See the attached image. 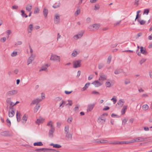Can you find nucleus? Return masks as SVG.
Here are the masks:
<instances>
[{
	"mask_svg": "<svg viewBox=\"0 0 152 152\" xmlns=\"http://www.w3.org/2000/svg\"><path fill=\"white\" fill-rule=\"evenodd\" d=\"M100 25L99 24H94L89 26L88 28L91 31H95L97 30L100 27Z\"/></svg>",
	"mask_w": 152,
	"mask_h": 152,
	"instance_id": "nucleus-1",
	"label": "nucleus"
},
{
	"mask_svg": "<svg viewBox=\"0 0 152 152\" xmlns=\"http://www.w3.org/2000/svg\"><path fill=\"white\" fill-rule=\"evenodd\" d=\"M50 60L55 61L59 62L60 61V56L52 54L51 56Z\"/></svg>",
	"mask_w": 152,
	"mask_h": 152,
	"instance_id": "nucleus-2",
	"label": "nucleus"
},
{
	"mask_svg": "<svg viewBox=\"0 0 152 152\" xmlns=\"http://www.w3.org/2000/svg\"><path fill=\"white\" fill-rule=\"evenodd\" d=\"M133 140L134 143V142L144 141L146 140V138H144L143 137H136L133 139Z\"/></svg>",
	"mask_w": 152,
	"mask_h": 152,
	"instance_id": "nucleus-3",
	"label": "nucleus"
},
{
	"mask_svg": "<svg viewBox=\"0 0 152 152\" xmlns=\"http://www.w3.org/2000/svg\"><path fill=\"white\" fill-rule=\"evenodd\" d=\"M54 20L55 24H59L60 21V15L58 14H56L54 15Z\"/></svg>",
	"mask_w": 152,
	"mask_h": 152,
	"instance_id": "nucleus-4",
	"label": "nucleus"
},
{
	"mask_svg": "<svg viewBox=\"0 0 152 152\" xmlns=\"http://www.w3.org/2000/svg\"><path fill=\"white\" fill-rule=\"evenodd\" d=\"M45 120V118H44L40 116L37 119L35 123L39 125L40 124L43 123Z\"/></svg>",
	"mask_w": 152,
	"mask_h": 152,
	"instance_id": "nucleus-5",
	"label": "nucleus"
},
{
	"mask_svg": "<svg viewBox=\"0 0 152 152\" xmlns=\"http://www.w3.org/2000/svg\"><path fill=\"white\" fill-rule=\"evenodd\" d=\"M95 103L90 104H88L87 107V111L88 112H90L93 110L95 105Z\"/></svg>",
	"mask_w": 152,
	"mask_h": 152,
	"instance_id": "nucleus-6",
	"label": "nucleus"
},
{
	"mask_svg": "<svg viewBox=\"0 0 152 152\" xmlns=\"http://www.w3.org/2000/svg\"><path fill=\"white\" fill-rule=\"evenodd\" d=\"M83 31H82L78 33L77 34L75 35L73 37V38L76 40L81 38L83 36Z\"/></svg>",
	"mask_w": 152,
	"mask_h": 152,
	"instance_id": "nucleus-7",
	"label": "nucleus"
},
{
	"mask_svg": "<svg viewBox=\"0 0 152 152\" xmlns=\"http://www.w3.org/2000/svg\"><path fill=\"white\" fill-rule=\"evenodd\" d=\"M103 83L102 82H99L98 80H96L92 83V84L94 85L95 87H98L102 85Z\"/></svg>",
	"mask_w": 152,
	"mask_h": 152,
	"instance_id": "nucleus-8",
	"label": "nucleus"
},
{
	"mask_svg": "<svg viewBox=\"0 0 152 152\" xmlns=\"http://www.w3.org/2000/svg\"><path fill=\"white\" fill-rule=\"evenodd\" d=\"M18 92V91L17 90L10 91L7 93V95L8 96H12L16 94Z\"/></svg>",
	"mask_w": 152,
	"mask_h": 152,
	"instance_id": "nucleus-9",
	"label": "nucleus"
},
{
	"mask_svg": "<svg viewBox=\"0 0 152 152\" xmlns=\"http://www.w3.org/2000/svg\"><path fill=\"white\" fill-rule=\"evenodd\" d=\"M35 57V55L33 54L31 55V56L28 58L27 61V65H28L29 64L31 63L32 61H33Z\"/></svg>",
	"mask_w": 152,
	"mask_h": 152,
	"instance_id": "nucleus-10",
	"label": "nucleus"
},
{
	"mask_svg": "<svg viewBox=\"0 0 152 152\" xmlns=\"http://www.w3.org/2000/svg\"><path fill=\"white\" fill-rule=\"evenodd\" d=\"M81 60L74 61L73 63V66H81Z\"/></svg>",
	"mask_w": 152,
	"mask_h": 152,
	"instance_id": "nucleus-11",
	"label": "nucleus"
},
{
	"mask_svg": "<svg viewBox=\"0 0 152 152\" xmlns=\"http://www.w3.org/2000/svg\"><path fill=\"white\" fill-rule=\"evenodd\" d=\"M106 119L103 116L99 117L98 119V122L101 124H104L105 121Z\"/></svg>",
	"mask_w": 152,
	"mask_h": 152,
	"instance_id": "nucleus-12",
	"label": "nucleus"
},
{
	"mask_svg": "<svg viewBox=\"0 0 152 152\" xmlns=\"http://www.w3.org/2000/svg\"><path fill=\"white\" fill-rule=\"evenodd\" d=\"M65 137L67 140H71L72 137V134L70 132L66 133Z\"/></svg>",
	"mask_w": 152,
	"mask_h": 152,
	"instance_id": "nucleus-13",
	"label": "nucleus"
},
{
	"mask_svg": "<svg viewBox=\"0 0 152 152\" xmlns=\"http://www.w3.org/2000/svg\"><path fill=\"white\" fill-rule=\"evenodd\" d=\"M15 112H14L12 107H11L10 108V110H9V116L10 117H13L14 114Z\"/></svg>",
	"mask_w": 152,
	"mask_h": 152,
	"instance_id": "nucleus-14",
	"label": "nucleus"
},
{
	"mask_svg": "<svg viewBox=\"0 0 152 152\" xmlns=\"http://www.w3.org/2000/svg\"><path fill=\"white\" fill-rule=\"evenodd\" d=\"M55 131V128L50 129L49 130L48 135L49 137L50 138H52L53 137V133Z\"/></svg>",
	"mask_w": 152,
	"mask_h": 152,
	"instance_id": "nucleus-15",
	"label": "nucleus"
},
{
	"mask_svg": "<svg viewBox=\"0 0 152 152\" xmlns=\"http://www.w3.org/2000/svg\"><path fill=\"white\" fill-rule=\"evenodd\" d=\"M33 26L32 24H30L28 26L27 28L28 33H30L31 32L33 29Z\"/></svg>",
	"mask_w": 152,
	"mask_h": 152,
	"instance_id": "nucleus-16",
	"label": "nucleus"
},
{
	"mask_svg": "<svg viewBox=\"0 0 152 152\" xmlns=\"http://www.w3.org/2000/svg\"><path fill=\"white\" fill-rule=\"evenodd\" d=\"M58 150H55L53 149L45 148V152H59Z\"/></svg>",
	"mask_w": 152,
	"mask_h": 152,
	"instance_id": "nucleus-17",
	"label": "nucleus"
},
{
	"mask_svg": "<svg viewBox=\"0 0 152 152\" xmlns=\"http://www.w3.org/2000/svg\"><path fill=\"white\" fill-rule=\"evenodd\" d=\"M107 77L106 75H100L99 78V80L100 81H103L107 79Z\"/></svg>",
	"mask_w": 152,
	"mask_h": 152,
	"instance_id": "nucleus-18",
	"label": "nucleus"
},
{
	"mask_svg": "<svg viewBox=\"0 0 152 152\" xmlns=\"http://www.w3.org/2000/svg\"><path fill=\"white\" fill-rule=\"evenodd\" d=\"M0 134L3 136H8L9 135V132L8 131H4L1 132Z\"/></svg>",
	"mask_w": 152,
	"mask_h": 152,
	"instance_id": "nucleus-19",
	"label": "nucleus"
},
{
	"mask_svg": "<svg viewBox=\"0 0 152 152\" xmlns=\"http://www.w3.org/2000/svg\"><path fill=\"white\" fill-rule=\"evenodd\" d=\"M140 48L141 53L144 55H146L147 54V52L145 50V48H144L142 47H141Z\"/></svg>",
	"mask_w": 152,
	"mask_h": 152,
	"instance_id": "nucleus-20",
	"label": "nucleus"
},
{
	"mask_svg": "<svg viewBox=\"0 0 152 152\" xmlns=\"http://www.w3.org/2000/svg\"><path fill=\"white\" fill-rule=\"evenodd\" d=\"M43 12L44 16L45 18H46L48 13V10L45 8H44L43 9Z\"/></svg>",
	"mask_w": 152,
	"mask_h": 152,
	"instance_id": "nucleus-21",
	"label": "nucleus"
},
{
	"mask_svg": "<svg viewBox=\"0 0 152 152\" xmlns=\"http://www.w3.org/2000/svg\"><path fill=\"white\" fill-rule=\"evenodd\" d=\"M20 113L18 111H17L16 113V118H17V120L18 122L20 121Z\"/></svg>",
	"mask_w": 152,
	"mask_h": 152,
	"instance_id": "nucleus-22",
	"label": "nucleus"
},
{
	"mask_svg": "<svg viewBox=\"0 0 152 152\" xmlns=\"http://www.w3.org/2000/svg\"><path fill=\"white\" fill-rule=\"evenodd\" d=\"M127 106L124 105L123 106L121 112L122 115H124L127 109Z\"/></svg>",
	"mask_w": 152,
	"mask_h": 152,
	"instance_id": "nucleus-23",
	"label": "nucleus"
},
{
	"mask_svg": "<svg viewBox=\"0 0 152 152\" xmlns=\"http://www.w3.org/2000/svg\"><path fill=\"white\" fill-rule=\"evenodd\" d=\"M123 70L121 68H118L115 70L114 72V73L115 74H118L123 72Z\"/></svg>",
	"mask_w": 152,
	"mask_h": 152,
	"instance_id": "nucleus-24",
	"label": "nucleus"
},
{
	"mask_svg": "<svg viewBox=\"0 0 152 152\" xmlns=\"http://www.w3.org/2000/svg\"><path fill=\"white\" fill-rule=\"evenodd\" d=\"M32 9V6L30 4H28L27 5L26 7V10L28 12H30Z\"/></svg>",
	"mask_w": 152,
	"mask_h": 152,
	"instance_id": "nucleus-25",
	"label": "nucleus"
},
{
	"mask_svg": "<svg viewBox=\"0 0 152 152\" xmlns=\"http://www.w3.org/2000/svg\"><path fill=\"white\" fill-rule=\"evenodd\" d=\"M50 145L51 146H53V147L57 148H59L61 147V145L58 144H54L53 143H51L50 144Z\"/></svg>",
	"mask_w": 152,
	"mask_h": 152,
	"instance_id": "nucleus-26",
	"label": "nucleus"
},
{
	"mask_svg": "<svg viewBox=\"0 0 152 152\" xmlns=\"http://www.w3.org/2000/svg\"><path fill=\"white\" fill-rule=\"evenodd\" d=\"M124 102L122 99H120L118 101L117 104L122 107L124 105Z\"/></svg>",
	"mask_w": 152,
	"mask_h": 152,
	"instance_id": "nucleus-27",
	"label": "nucleus"
},
{
	"mask_svg": "<svg viewBox=\"0 0 152 152\" xmlns=\"http://www.w3.org/2000/svg\"><path fill=\"white\" fill-rule=\"evenodd\" d=\"M40 107V104H37L35 107L34 109V111L35 113H37Z\"/></svg>",
	"mask_w": 152,
	"mask_h": 152,
	"instance_id": "nucleus-28",
	"label": "nucleus"
},
{
	"mask_svg": "<svg viewBox=\"0 0 152 152\" xmlns=\"http://www.w3.org/2000/svg\"><path fill=\"white\" fill-rule=\"evenodd\" d=\"M40 10L38 7H36L34 8V14H37L39 13Z\"/></svg>",
	"mask_w": 152,
	"mask_h": 152,
	"instance_id": "nucleus-29",
	"label": "nucleus"
},
{
	"mask_svg": "<svg viewBox=\"0 0 152 152\" xmlns=\"http://www.w3.org/2000/svg\"><path fill=\"white\" fill-rule=\"evenodd\" d=\"M27 116H26V115L25 114L23 116V118H22V120H23L22 121L23 123L25 124L26 123V121H27Z\"/></svg>",
	"mask_w": 152,
	"mask_h": 152,
	"instance_id": "nucleus-30",
	"label": "nucleus"
},
{
	"mask_svg": "<svg viewBox=\"0 0 152 152\" xmlns=\"http://www.w3.org/2000/svg\"><path fill=\"white\" fill-rule=\"evenodd\" d=\"M53 122H52V121H50L47 124V125L48 126H50V129L55 128L53 126Z\"/></svg>",
	"mask_w": 152,
	"mask_h": 152,
	"instance_id": "nucleus-31",
	"label": "nucleus"
},
{
	"mask_svg": "<svg viewBox=\"0 0 152 152\" xmlns=\"http://www.w3.org/2000/svg\"><path fill=\"white\" fill-rule=\"evenodd\" d=\"M69 125H66L65 126L64 131L66 133H69Z\"/></svg>",
	"mask_w": 152,
	"mask_h": 152,
	"instance_id": "nucleus-32",
	"label": "nucleus"
},
{
	"mask_svg": "<svg viewBox=\"0 0 152 152\" xmlns=\"http://www.w3.org/2000/svg\"><path fill=\"white\" fill-rule=\"evenodd\" d=\"M90 83H86L84 86L83 88L82 89L83 91H84L86 90V89L88 87Z\"/></svg>",
	"mask_w": 152,
	"mask_h": 152,
	"instance_id": "nucleus-33",
	"label": "nucleus"
},
{
	"mask_svg": "<svg viewBox=\"0 0 152 152\" xmlns=\"http://www.w3.org/2000/svg\"><path fill=\"white\" fill-rule=\"evenodd\" d=\"M130 81L129 79L128 78H125L124 80V83L125 85H128L130 84Z\"/></svg>",
	"mask_w": 152,
	"mask_h": 152,
	"instance_id": "nucleus-34",
	"label": "nucleus"
},
{
	"mask_svg": "<svg viewBox=\"0 0 152 152\" xmlns=\"http://www.w3.org/2000/svg\"><path fill=\"white\" fill-rule=\"evenodd\" d=\"M112 58V55H110L108 56V57L107 58V64H109L110 63V61L111 60Z\"/></svg>",
	"mask_w": 152,
	"mask_h": 152,
	"instance_id": "nucleus-35",
	"label": "nucleus"
},
{
	"mask_svg": "<svg viewBox=\"0 0 152 152\" xmlns=\"http://www.w3.org/2000/svg\"><path fill=\"white\" fill-rule=\"evenodd\" d=\"M149 107L148 105L145 104L142 106V108L144 110H147L148 109Z\"/></svg>",
	"mask_w": 152,
	"mask_h": 152,
	"instance_id": "nucleus-36",
	"label": "nucleus"
},
{
	"mask_svg": "<svg viewBox=\"0 0 152 152\" xmlns=\"http://www.w3.org/2000/svg\"><path fill=\"white\" fill-rule=\"evenodd\" d=\"M19 72V70L18 69H15L14 70L12 71V73L15 75L17 74L18 72Z\"/></svg>",
	"mask_w": 152,
	"mask_h": 152,
	"instance_id": "nucleus-37",
	"label": "nucleus"
},
{
	"mask_svg": "<svg viewBox=\"0 0 152 152\" xmlns=\"http://www.w3.org/2000/svg\"><path fill=\"white\" fill-rule=\"evenodd\" d=\"M34 146H42L43 145V144L41 142H39L34 143Z\"/></svg>",
	"mask_w": 152,
	"mask_h": 152,
	"instance_id": "nucleus-38",
	"label": "nucleus"
},
{
	"mask_svg": "<svg viewBox=\"0 0 152 152\" xmlns=\"http://www.w3.org/2000/svg\"><path fill=\"white\" fill-rule=\"evenodd\" d=\"M21 15L23 17H24L25 18H27L28 17L27 15L25 13V12L24 10H22L21 11Z\"/></svg>",
	"mask_w": 152,
	"mask_h": 152,
	"instance_id": "nucleus-39",
	"label": "nucleus"
},
{
	"mask_svg": "<svg viewBox=\"0 0 152 152\" xmlns=\"http://www.w3.org/2000/svg\"><path fill=\"white\" fill-rule=\"evenodd\" d=\"M137 21L139 22L141 25H143L146 23V21L143 20H140L139 19H137Z\"/></svg>",
	"mask_w": 152,
	"mask_h": 152,
	"instance_id": "nucleus-40",
	"label": "nucleus"
},
{
	"mask_svg": "<svg viewBox=\"0 0 152 152\" xmlns=\"http://www.w3.org/2000/svg\"><path fill=\"white\" fill-rule=\"evenodd\" d=\"M111 84L110 82L107 81L105 83V86L106 87L110 88L111 86Z\"/></svg>",
	"mask_w": 152,
	"mask_h": 152,
	"instance_id": "nucleus-41",
	"label": "nucleus"
},
{
	"mask_svg": "<svg viewBox=\"0 0 152 152\" xmlns=\"http://www.w3.org/2000/svg\"><path fill=\"white\" fill-rule=\"evenodd\" d=\"M78 54V53L76 50H74L73 51L72 55L73 57H75L77 56V54Z\"/></svg>",
	"mask_w": 152,
	"mask_h": 152,
	"instance_id": "nucleus-42",
	"label": "nucleus"
},
{
	"mask_svg": "<svg viewBox=\"0 0 152 152\" xmlns=\"http://www.w3.org/2000/svg\"><path fill=\"white\" fill-rule=\"evenodd\" d=\"M42 71H45L47 72V68L46 67H41V68L39 69V71L40 72Z\"/></svg>",
	"mask_w": 152,
	"mask_h": 152,
	"instance_id": "nucleus-43",
	"label": "nucleus"
},
{
	"mask_svg": "<svg viewBox=\"0 0 152 152\" xmlns=\"http://www.w3.org/2000/svg\"><path fill=\"white\" fill-rule=\"evenodd\" d=\"M6 121L7 126L9 127H10L11 125V121L8 118H7L6 120Z\"/></svg>",
	"mask_w": 152,
	"mask_h": 152,
	"instance_id": "nucleus-44",
	"label": "nucleus"
},
{
	"mask_svg": "<svg viewBox=\"0 0 152 152\" xmlns=\"http://www.w3.org/2000/svg\"><path fill=\"white\" fill-rule=\"evenodd\" d=\"M17 55V52L16 51H13L11 54V56L12 57H15Z\"/></svg>",
	"mask_w": 152,
	"mask_h": 152,
	"instance_id": "nucleus-45",
	"label": "nucleus"
},
{
	"mask_svg": "<svg viewBox=\"0 0 152 152\" xmlns=\"http://www.w3.org/2000/svg\"><path fill=\"white\" fill-rule=\"evenodd\" d=\"M149 12V10L148 9H145L144 10L143 12V14H146V15H148V13Z\"/></svg>",
	"mask_w": 152,
	"mask_h": 152,
	"instance_id": "nucleus-46",
	"label": "nucleus"
},
{
	"mask_svg": "<svg viewBox=\"0 0 152 152\" xmlns=\"http://www.w3.org/2000/svg\"><path fill=\"white\" fill-rule=\"evenodd\" d=\"M80 12V9L77 10L75 13V16H77L78 15H79Z\"/></svg>",
	"mask_w": 152,
	"mask_h": 152,
	"instance_id": "nucleus-47",
	"label": "nucleus"
},
{
	"mask_svg": "<svg viewBox=\"0 0 152 152\" xmlns=\"http://www.w3.org/2000/svg\"><path fill=\"white\" fill-rule=\"evenodd\" d=\"M68 101L69 103H68L66 104V106H72V101L71 100H68Z\"/></svg>",
	"mask_w": 152,
	"mask_h": 152,
	"instance_id": "nucleus-48",
	"label": "nucleus"
},
{
	"mask_svg": "<svg viewBox=\"0 0 152 152\" xmlns=\"http://www.w3.org/2000/svg\"><path fill=\"white\" fill-rule=\"evenodd\" d=\"M99 142L101 143H106L108 142L107 140L102 139L100 140Z\"/></svg>",
	"mask_w": 152,
	"mask_h": 152,
	"instance_id": "nucleus-49",
	"label": "nucleus"
},
{
	"mask_svg": "<svg viewBox=\"0 0 152 152\" xmlns=\"http://www.w3.org/2000/svg\"><path fill=\"white\" fill-rule=\"evenodd\" d=\"M38 103L37 102V100H36V99H34L32 101V102L31 103V105H33L34 104H38Z\"/></svg>",
	"mask_w": 152,
	"mask_h": 152,
	"instance_id": "nucleus-50",
	"label": "nucleus"
},
{
	"mask_svg": "<svg viewBox=\"0 0 152 152\" xmlns=\"http://www.w3.org/2000/svg\"><path fill=\"white\" fill-rule=\"evenodd\" d=\"M45 148H39V149H35V151H37V152H40V151H44V152H45Z\"/></svg>",
	"mask_w": 152,
	"mask_h": 152,
	"instance_id": "nucleus-51",
	"label": "nucleus"
},
{
	"mask_svg": "<svg viewBox=\"0 0 152 152\" xmlns=\"http://www.w3.org/2000/svg\"><path fill=\"white\" fill-rule=\"evenodd\" d=\"M111 100L113 101V104H115L116 102L117 99L115 97V96H113L111 99Z\"/></svg>",
	"mask_w": 152,
	"mask_h": 152,
	"instance_id": "nucleus-52",
	"label": "nucleus"
},
{
	"mask_svg": "<svg viewBox=\"0 0 152 152\" xmlns=\"http://www.w3.org/2000/svg\"><path fill=\"white\" fill-rule=\"evenodd\" d=\"M91 94H93L99 95V92L96 91H92L91 92Z\"/></svg>",
	"mask_w": 152,
	"mask_h": 152,
	"instance_id": "nucleus-53",
	"label": "nucleus"
},
{
	"mask_svg": "<svg viewBox=\"0 0 152 152\" xmlns=\"http://www.w3.org/2000/svg\"><path fill=\"white\" fill-rule=\"evenodd\" d=\"M125 144L134 143V142H133V139L132 140H130V141H125Z\"/></svg>",
	"mask_w": 152,
	"mask_h": 152,
	"instance_id": "nucleus-54",
	"label": "nucleus"
},
{
	"mask_svg": "<svg viewBox=\"0 0 152 152\" xmlns=\"http://www.w3.org/2000/svg\"><path fill=\"white\" fill-rule=\"evenodd\" d=\"M72 120V118L71 117H69L67 120V121L68 123H70Z\"/></svg>",
	"mask_w": 152,
	"mask_h": 152,
	"instance_id": "nucleus-55",
	"label": "nucleus"
},
{
	"mask_svg": "<svg viewBox=\"0 0 152 152\" xmlns=\"http://www.w3.org/2000/svg\"><path fill=\"white\" fill-rule=\"evenodd\" d=\"M141 11L140 10H138L137 11V15L136 17V18L135 19V20H136L138 18L139 16V14L140 12Z\"/></svg>",
	"mask_w": 152,
	"mask_h": 152,
	"instance_id": "nucleus-56",
	"label": "nucleus"
},
{
	"mask_svg": "<svg viewBox=\"0 0 152 152\" xmlns=\"http://www.w3.org/2000/svg\"><path fill=\"white\" fill-rule=\"evenodd\" d=\"M99 8V5H95L94 6V10H98Z\"/></svg>",
	"mask_w": 152,
	"mask_h": 152,
	"instance_id": "nucleus-57",
	"label": "nucleus"
},
{
	"mask_svg": "<svg viewBox=\"0 0 152 152\" xmlns=\"http://www.w3.org/2000/svg\"><path fill=\"white\" fill-rule=\"evenodd\" d=\"M127 121V119H126V118L124 119L122 121V124H125L126 123Z\"/></svg>",
	"mask_w": 152,
	"mask_h": 152,
	"instance_id": "nucleus-58",
	"label": "nucleus"
},
{
	"mask_svg": "<svg viewBox=\"0 0 152 152\" xmlns=\"http://www.w3.org/2000/svg\"><path fill=\"white\" fill-rule=\"evenodd\" d=\"M6 33L8 35H9L12 33V32L10 30H8L6 31Z\"/></svg>",
	"mask_w": 152,
	"mask_h": 152,
	"instance_id": "nucleus-59",
	"label": "nucleus"
},
{
	"mask_svg": "<svg viewBox=\"0 0 152 152\" xmlns=\"http://www.w3.org/2000/svg\"><path fill=\"white\" fill-rule=\"evenodd\" d=\"M6 38L5 37H4L1 39V42H4L6 41Z\"/></svg>",
	"mask_w": 152,
	"mask_h": 152,
	"instance_id": "nucleus-60",
	"label": "nucleus"
},
{
	"mask_svg": "<svg viewBox=\"0 0 152 152\" xmlns=\"http://www.w3.org/2000/svg\"><path fill=\"white\" fill-rule=\"evenodd\" d=\"M61 124V122H58L57 123V126L58 127H60Z\"/></svg>",
	"mask_w": 152,
	"mask_h": 152,
	"instance_id": "nucleus-61",
	"label": "nucleus"
},
{
	"mask_svg": "<svg viewBox=\"0 0 152 152\" xmlns=\"http://www.w3.org/2000/svg\"><path fill=\"white\" fill-rule=\"evenodd\" d=\"M109 109H110L109 107L107 106H106L104 107V108L103 109V110H109Z\"/></svg>",
	"mask_w": 152,
	"mask_h": 152,
	"instance_id": "nucleus-62",
	"label": "nucleus"
},
{
	"mask_svg": "<svg viewBox=\"0 0 152 152\" xmlns=\"http://www.w3.org/2000/svg\"><path fill=\"white\" fill-rule=\"evenodd\" d=\"M146 60L145 59H142L140 61V64H142Z\"/></svg>",
	"mask_w": 152,
	"mask_h": 152,
	"instance_id": "nucleus-63",
	"label": "nucleus"
},
{
	"mask_svg": "<svg viewBox=\"0 0 152 152\" xmlns=\"http://www.w3.org/2000/svg\"><path fill=\"white\" fill-rule=\"evenodd\" d=\"M139 0H135L134 1V4L137 6L138 5V2Z\"/></svg>",
	"mask_w": 152,
	"mask_h": 152,
	"instance_id": "nucleus-64",
	"label": "nucleus"
}]
</instances>
